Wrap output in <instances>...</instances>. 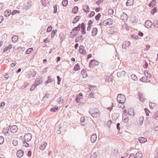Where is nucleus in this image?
<instances>
[{
    "instance_id": "58836bf2",
    "label": "nucleus",
    "mask_w": 158,
    "mask_h": 158,
    "mask_svg": "<svg viewBox=\"0 0 158 158\" xmlns=\"http://www.w3.org/2000/svg\"><path fill=\"white\" fill-rule=\"evenodd\" d=\"M149 105L150 107V108L153 109V108L155 107L156 105L155 103L150 102L149 103Z\"/></svg>"
},
{
    "instance_id": "412c9836",
    "label": "nucleus",
    "mask_w": 158,
    "mask_h": 158,
    "mask_svg": "<svg viewBox=\"0 0 158 158\" xmlns=\"http://www.w3.org/2000/svg\"><path fill=\"white\" fill-rule=\"evenodd\" d=\"M47 145V144L46 142H44L40 146L39 148L41 150H43L45 149Z\"/></svg>"
},
{
    "instance_id": "69168bd1",
    "label": "nucleus",
    "mask_w": 158,
    "mask_h": 158,
    "mask_svg": "<svg viewBox=\"0 0 158 158\" xmlns=\"http://www.w3.org/2000/svg\"><path fill=\"white\" fill-rule=\"evenodd\" d=\"M120 125V124L119 123H118L117 124V127L118 129L119 130L120 128L119 127V126Z\"/></svg>"
},
{
    "instance_id": "f704fd0d",
    "label": "nucleus",
    "mask_w": 158,
    "mask_h": 158,
    "mask_svg": "<svg viewBox=\"0 0 158 158\" xmlns=\"http://www.w3.org/2000/svg\"><path fill=\"white\" fill-rule=\"evenodd\" d=\"M83 10L85 12L88 13L89 11V8L88 6H85L84 7Z\"/></svg>"
},
{
    "instance_id": "72a5a7b5",
    "label": "nucleus",
    "mask_w": 158,
    "mask_h": 158,
    "mask_svg": "<svg viewBox=\"0 0 158 158\" xmlns=\"http://www.w3.org/2000/svg\"><path fill=\"white\" fill-rule=\"evenodd\" d=\"M33 48H29L26 50V53L27 54H30L33 51Z\"/></svg>"
},
{
    "instance_id": "2eb2a0df",
    "label": "nucleus",
    "mask_w": 158,
    "mask_h": 158,
    "mask_svg": "<svg viewBox=\"0 0 158 158\" xmlns=\"http://www.w3.org/2000/svg\"><path fill=\"white\" fill-rule=\"evenodd\" d=\"M98 32V29L96 27H94L92 31V34L93 36H95L96 35Z\"/></svg>"
},
{
    "instance_id": "774afa93",
    "label": "nucleus",
    "mask_w": 158,
    "mask_h": 158,
    "mask_svg": "<svg viewBox=\"0 0 158 158\" xmlns=\"http://www.w3.org/2000/svg\"><path fill=\"white\" fill-rule=\"evenodd\" d=\"M16 64V63H12L11 64V66L12 67H13L15 66Z\"/></svg>"
},
{
    "instance_id": "20e7f679",
    "label": "nucleus",
    "mask_w": 158,
    "mask_h": 158,
    "mask_svg": "<svg viewBox=\"0 0 158 158\" xmlns=\"http://www.w3.org/2000/svg\"><path fill=\"white\" fill-rule=\"evenodd\" d=\"M18 128L15 125L12 126L10 129V132L12 133H15L17 131Z\"/></svg>"
},
{
    "instance_id": "603ef678",
    "label": "nucleus",
    "mask_w": 158,
    "mask_h": 158,
    "mask_svg": "<svg viewBox=\"0 0 158 158\" xmlns=\"http://www.w3.org/2000/svg\"><path fill=\"white\" fill-rule=\"evenodd\" d=\"M107 81L109 82H112L113 81V79L112 77H108L106 79Z\"/></svg>"
},
{
    "instance_id": "f257e3e1",
    "label": "nucleus",
    "mask_w": 158,
    "mask_h": 158,
    "mask_svg": "<svg viewBox=\"0 0 158 158\" xmlns=\"http://www.w3.org/2000/svg\"><path fill=\"white\" fill-rule=\"evenodd\" d=\"M113 20L110 18H108L106 20H104L103 22L101 23L100 25H103L105 26L107 25L110 26L112 25L113 23Z\"/></svg>"
},
{
    "instance_id": "e2e57ef3",
    "label": "nucleus",
    "mask_w": 158,
    "mask_h": 158,
    "mask_svg": "<svg viewBox=\"0 0 158 158\" xmlns=\"http://www.w3.org/2000/svg\"><path fill=\"white\" fill-rule=\"evenodd\" d=\"M23 144L24 146H26V147H27L29 146V144L26 142H23Z\"/></svg>"
},
{
    "instance_id": "13d9d810",
    "label": "nucleus",
    "mask_w": 158,
    "mask_h": 158,
    "mask_svg": "<svg viewBox=\"0 0 158 158\" xmlns=\"http://www.w3.org/2000/svg\"><path fill=\"white\" fill-rule=\"evenodd\" d=\"M156 11V8H153L152 10L151 11V13L152 14H154V13H155Z\"/></svg>"
},
{
    "instance_id": "4c0bfd02",
    "label": "nucleus",
    "mask_w": 158,
    "mask_h": 158,
    "mask_svg": "<svg viewBox=\"0 0 158 158\" xmlns=\"http://www.w3.org/2000/svg\"><path fill=\"white\" fill-rule=\"evenodd\" d=\"M68 0H63L62 2V4L63 6H66L68 4Z\"/></svg>"
},
{
    "instance_id": "4d7b16f0",
    "label": "nucleus",
    "mask_w": 158,
    "mask_h": 158,
    "mask_svg": "<svg viewBox=\"0 0 158 158\" xmlns=\"http://www.w3.org/2000/svg\"><path fill=\"white\" fill-rule=\"evenodd\" d=\"M57 79L58 80L57 84L58 85H60V78L59 76H57Z\"/></svg>"
},
{
    "instance_id": "b1692460",
    "label": "nucleus",
    "mask_w": 158,
    "mask_h": 158,
    "mask_svg": "<svg viewBox=\"0 0 158 158\" xmlns=\"http://www.w3.org/2000/svg\"><path fill=\"white\" fill-rule=\"evenodd\" d=\"M121 19L124 20H127V16L125 13H123L121 16Z\"/></svg>"
},
{
    "instance_id": "c9c22d12",
    "label": "nucleus",
    "mask_w": 158,
    "mask_h": 158,
    "mask_svg": "<svg viewBox=\"0 0 158 158\" xmlns=\"http://www.w3.org/2000/svg\"><path fill=\"white\" fill-rule=\"evenodd\" d=\"M80 69V66L78 64L75 65L74 67V70L75 71L78 70Z\"/></svg>"
},
{
    "instance_id": "1a4fd4ad",
    "label": "nucleus",
    "mask_w": 158,
    "mask_h": 158,
    "mask_svg": "<svg viewBox=\"0 0 158 158\" xmlns=\"http://www.w3.org/2000/svg\"><path fill=\"white\" fill-rule=\"evenodd\" d=\"M97 139V136L96 134H92L90 138V140L92 143H94L95 142Z\"/></svg>"
},
{
    "instance_id": "a211bd4d",
    "label": "nucleus",
    "mask_w": 158,
    "mask_h": 158,
    "mask_svg": "<svg viewBox=\"0 0 158 158\" xmlns=\"http://www.w3.org/2000/svg\"><path fill=\"white\" fill-rule=\"evenodd\" d=\"M23 155V152L22 150H19L17 153V156L18 157L20 158L22 157Z\"/></svg>"
},
{
    "instance_id": "8fccbe9b",
    "label": "nucleus",
    "mask_w": 158,
    "mask_h": 158,
    "mask_svg": "<svg viewBox=\"0 0 158 158\" xmlns=\"http://www.w3.org/2000/svg\"><path fill=\"white\" fill-rule=\"evenodd\" d=\"M4 141V138L2 136H0V144H2Z\"/></svg>"
},
{
    "instance_id": "3c124183",
    "label": "nucleus",
    "mask_w": 158,
    "mask_h": 158,
    "mask_svg": "<svg viewBox=\"0 0 158 158\" xmlns=\"http://www.w3.org/2000/svg\"><path fill=\"white\" fill-rule=\"evenodd\" d=\"M95 12L94 11H92L89 14V17H92L94 16L95 15Z\"/></svg>"
},
{
    "instance_id": "39448f33",
    "label": "nucleus",
    "mask_w": 158,
    "mask_h": 158,
    "mask_svg": "<svg viewBox=\"0 0 158 158\" xmlns=\"http://www.w3.org/2000/svg\"><path fill=\"white\" fill-rule=\"evenodd\" d=\"M32 138V135L30 133H27L24 136V139L27 141H30Z\"/></svg>"
},
{
    "instance_id": "0e129e2a",
    "label": "nucleus",
    "mask_w": 158,
    "mask_h": 158,
    "mask_svg": "<svg viewBox=\"0 0 158 158\" xmlns=\"http://www.w3.org/2000/svg\"><path fill=\"white\" fill-rule=\"evenodd\" d=\"M3 20V17L0 16V23Z\"/></svg>"
},
{
    "instance_id": "49530a36",
    "label": "nucleus",
    "mask_w": 158,
    "mask_h": 158,
    "mask_svg": "<svg viewBox=\"0 0 158 158\" xmlns=\"http://www.w3.org/2000/svg\"><path fill=\"white\" fill-rule=\"evenodd\" d=\"M144 110H145V112L146 113V115L147 116H149V112H150L149 110H148L147 108H145L144 109Z\"/></svg>"
},
{
    "instance_id": "ea45409f",
    "label": "nucleus",
    "mask_w": 158,
    "mask_h": 158,
    "mask_svg": "<svg viewBox=\"0 0 158 158\" xmlns=\"http://www.w3.org/2000/svg\"><path fill=\"white\" fill-rule=\"evenodd\" d=\"M114 11L113 9L110 8L108 10V13L109 15H113L114 13Z\"/></svg>"
},
{
    "instance_id": "6ab92c4d",
    "label": "nucleus",
    "mask_w": 158,
    "mask_h": 158,
    "mask_svg": "<svg viewBox=\"0 0 158 158\" xmlns=\"http://www.w3.org/2000/svg\"><path fill=\"white\" fill-rule=\"evenodd\" d=\"M91 115L93 117L97 118L99 116L100 113L99 112H90Z\"/></svg>"
},
{
    "instance_id": "ddd939ff",
    "label": "nucleus",
    "mask_w": 158,
    "mask_h": 158,
    "mask_svg": "<svg viewBox=\"0 0 158 158\" xmlns=\"http://www.w3.org/2000/svg\"><path fill=\"white\" fill-rule=\"evenodd\" d=\"M81 73L82 77L85 78L88 76V75L86 72V70L85 69L82 70L81 72Z\"/></svg>"
},
{
    "instance_id": "c756f323",
    "label": "nucleus",
    "mask_w": 158,
    "mask_h": 158,
    "mask_svg": "<svg viewBox=\"0 0 158 158\" xmlns=\"http://www.w3.org/2000/svg\"><path fill=\"white\" fill-rule=\"evenodd\" d=\"M78 7L77 6H74L72 9V12L74 14L77 13L78 11Z\"/></svg>"
},
{
    "instance_id": "6e6552de",
    "label": "nucleus",
    "mask_w": 158,
    "mask_h": 158,
    "mask_svg": "<svg viewBox=\"0 0 158 158\" xmlns=\"http://www.w3.org/2000/svg\"><path fill=\"white\" fill-rule=\"evenodd\" d=\"M83 95L81 93H80L77 96L76 98V101L77 102H79L81 99H82Z\"/></svg>"
},
{
    "instance_id": "680f3d73",
    "label": "nucleus",
    "mask_w": 158,
    "mask_h": 158,
    "mask_svg": "<svg viewBox=\"0 0 158 158\" xmlns=\"http://www.w3.org/2000/svg\"><path fill=\"white\" fill-rule=\"evenodd\" d=\"M129 158H135V157L134 154H131L130 155Z\"/></svg>"
},
{
    "instance_id": "bf43d9fd",
    "label": "nucleus",
    "mask_w": 158,
    "mask_h": 158,
    "mask_svg": "<svg viewBox=\"0 0 158 158\" xmlns=\"http://www.w3.org/2000/svg\"><path fill=\"white\" fill-rule=\"evenodd\" d=\"M36 87V85L34 84L30 88V90H33Z\"/></svg>"
},
{
    "instance_id": "f8f14e48",
    "label": "nucleus",
    "mask_w": 158,
    "mask_h": 158,
    "mask_svg": "<svg viewBox=\"0 0 158 158\" xmlns=\"http://www.w3.org/2000/svg\"><path fill=\"white\" fill-rule=\"evenodd\" d=\"M131 21L133 23H135L137 22L138 19L135 16L132 15L130 17Z\"/></svg>"
},
{
    "instance_id": "f03ea898",
    "label": "nucleus",
    "mask_w": 158,
    "mask_h": 158,
    "mask_svg": "<svg viewBox=\"0 0 158 158\" xmlns=\"http://www.w3.org/2000/svg\"><path fill=\"white\" fill-rule=\"evenodd\" d=\"M126 97L124 95L119 94L117 97V100L119 103H123L125 102Z\"/></svg>"
},
{
    "instance_id": "dca6fc26",
    "label": "nucleus",
    "mask_w": 158,
    "mask_h": 158,
    "mask_svg": "<svg viewBox=\"0 0 158 158\" xmlns=\"http://www.w3.org/2000/svg\"><path fill=\"white\" fill-rule=\"evenodd\" d=\"M93 23V21L90 20L89 21L88 23V27L87 28V30L88 31H90L92 27V24Z\"/></svg>"
},
{
    "instance_id": "6e6d98bb",
    "label": "nucleus",
    "mask_w": 158,
    "mask_h": 158,
    "mask_svg": "<svg viewBox=\"0 0 158 158\" xmlns=\"http://www.w3.org/2000/svg\"><path fill=\"white\" fill-rule=\"evenodd\" d=\"M13 143L14 145L16 146L18 144V141L16 140H14L13 141Z\"/></svg>"
},
{
    "instance_id": "4468645a",
    "label": "nucleus",
    "mask_w": 158,
    "mask_h": 158,
    "mask_svg": "<svg viewBox=\"0 0 158 158\" xmlns=\"http://www.w3.org/2000/svg\"><path fill=\"white\" fill-rule=\"evenodd\" d=\"M138 140L141 143H144L147 141V139L146 138L143 137H139L138 139Z\"/></svg>"
},
{
    "instance_id": "473e14b6",
    "label": "nucleus",
    "mask_w": 158,
    "mask_h": 158,
    "mask_svg": "<svg viewBox=\"0 0 158 158\" xmlns=\"http://www.w3.org/2000/svg\"><path fill=\"white\" fill-rule=\"evenodd\" d=\"M79 16H76L73 19V23H77L80 19Z\"/></svg>"
},
{
    "instance_id": "4be33fe9",
    "label": "nucleus",
    "mask_w": 158,
    "mask_h": 158,
    "mask_svg": "<svg viewBox=\"0 0 158 158\" xmlns=\"http://www.w3.org/2000/svg\"><path fill=\"white\" fill-rule=\"evenodd\" d=\"M134 0H127L126 4L127 6H131L134 3Z\"/></svg>"
},
{
    "instance_id": "a18cd8bd",
    "label": "nucleus",
    "mask_w": 158,
    "mask_h": 158,
    "mask_svg": "<svg viewBox=\"0 0 158 158\" xmlns=\"http://www.w3.org/2000/svg\"><path fill=\"white\" fill-rule=\"evenodd\" d=\"M101 16V14L98 13L95 16V18L96 20L98 21L99 19Z\"/></svg>"
},
{
    "instance_id": "9d476101",
    "label": "nucleus",
    "mask_w": 158,
    "mask_h": 158,
    "mask_svg": "<svg viewBox=\"0 0 158 158\" xmlns=\"http://www.w3.org/2000/svg\"><path fill=\"white\" fill-rule=\"evenodd\" d=\"M120 111L122 112L123 113H127L128 111V109L126 107L124 106V105L120 106Z\"/></svg>"
},
{
    "instance_id": "9b49d317",
    "label": "nucleus",
    "mask_w": 158,
    "mask_h": 158,
    "mask_svg": "<svg viewBox=\"0 0 158 158\" xmlns=\"http://www.w3.org/2000/svg\"><path fill=\"white\" fill-rule=\"evenodd\" d=\"M140 81L143 82H148L150 81V79L144 76L140 78Z\"/></svg>"
},
{
    "instance_id": "864d4df0",
    "label": "nucleus",
    "mask_w": 158,
    "mask_h": 158,
    "mask_svg": "<svg viewBox=\"0 0 158 158\" xmlns=\"http://www.w3.org/2000/svg\"><path fill=\"white\" fill-rule=\"evenodd\" d=\"M19 11L18 10H13L12 13V15H14L15 14L19 13Z\"/></svg>"
},
{
    "instance_id": "f3484780",
    "label": "nucleus",
    "mask_w": 158,
    "mask_h": 158,
    "mask_svg": "<svg viewBox=\"0 0 158 158\" xmlns=\"http://www.w3.org/2000/svg\"><path fill=\"white\" fill-rule=\"evenodd\" d=\"M79 52L81 54H85L86 51L84 50V48L82 46L79 47Z\"/></svg>"
},
{
    "instance_id": "79ce46f5",
    "label": "nucleus",
    "mask_w": 158,
    "mask_h": 158,
    "mask_svg": "<svg viewBox=\"0 0 158 158\" xmlns=\"http://www.w3.org/2000/svg\"><path fill=\"white\" fill-rule=\"evenodd\" d=\"M97 155L96 152H94L91 154L90 156V158H96L97 157Z\"/></svg>"
},
{
    "instance_id": "bb28decb",
    "label": "nucleus",
    "mask_w": 158,
    "mask_h": 158,
    "mask_svg": "<svg viewBox=\"0 0 158 158\" xmlns=\"http://www.w3.org/2000/svg\"><path fill=\"white\" fill-rule=\"evenodd\" d=\"M77 34V33L75 31L73 30L70 33L69 36L71 37H73L76 36Z\"/></svg>"
},
{
    "instance_id": "7c9ffc66",
    "label": "nucleus",
    "mask_w": 158,
    "mask_h": 158,
    "mask_svg": "<svg viewBox=\"0 0 158 158\" xmlns=\"http://www.w3.org/2000/svg\"><path fill=\"white\" fill-rule=\"evenodd\" d=\"M18 40V37L17 35H14L12 38V40L13 43H16Z\"/></svg>"
},
{
    "instance_id": "09e8293b",
    "label": "nucleus",
    "mask_w": 158,
    "mask_h": 158,
    "mask_svg": "<svg viewBox=\"0 0 158 158\" xmlns=\"http://www.w3.org/2000/svg\"><path fill=\"white\" fill-rule=\"evenodd\" d=\"M54 8V13H56L57 12V6L56 5H55L53 6Z\"/></svg>"
},
{
    "instance_id": "aec40b11",
    "label": "nucleus",
    "mask_w": 158,
    "mask_h": 158,
    "mask_svg": "<svg viewBox=\"0 0 158 158\" xmlns=\"http://www.w3.org/2000/svg\"><path fill=\"white\" fill-rule=\"evenodd\" d=\"M143 157V154L142 152H137L135 154V157L136 158H142Z\"/></svg>"
},
{
    "instance_id": "5701e85b",
    "label": "nucleus",
    "mask_w": 158,
    "mask_h": 158,
    "mask_svg": "<svg viewBox=\"0 0 158 158\" xmlns=\"http://www.w3.org/2000/svg\"><path fill=\"white\" fill-rule=\"evenodd\" d=\"M12 47V46L11 44H9L8 46L5 48L3 51L4 52H6L7 51H9Z\"/></svg>"
},
{
    "instance_id": "393cba45",
    "label": "nucleus",
    "mask_w": 158,
    "mask_h": 158,
    "mask_svg": "<svg viewBox=\"0 0 158 158\" xmlns=\"http://www.w3.org/2000/svg\"><path fill=\"white\" fill-rule=\"evenodd\" d=\"M128 114L131 116H133L135 114L134 110L132 109H130L128 110Z\"/></svg>"
},
{
    "instance_id": "423d86ee",
    "label": "nucleus",
    "mask_w": 158,
    "mask_h": 158,
    "mask_svg": "<svg viewBox=\"0 0 158 158\" xmlns=\"http://www.w3.org/2000/svg\"><path fill=\"white\" fill-rule=\"evenodd\" d=\"M145 26L146 27L150 28L152 26V23L150 20H147L145 23Z\"/></svg>"
},
{
    "instance_id": "052dcab7",
    "label": "nucleus",
    "mask_w": 158,
    "mask_h": 158,
    "mask_svg": "<svg viewBox=\"0 0 158 158\" xmlns=\"http://www.w3.org/2000/svg\"><path fill=\"white\" fill-rule=\"evenodd\" d=\"M85 118L84 117H81V118L80 121L81 122L83 123L85 121Z\"/></svg>"
},
{
    "instance_id": "de8ad7c7",
    "label": "nucleus",
    "mask_w": 158,
    "mask_h": 158,
    "mask_svg": "<svg viewBox=\"0 0 158 158\" xmlns=\"http://www.w3.org/2000/svg\"><path fill=\"white\" fill-rule=\"evenodd\" d=\"M52 27L51 26H50L47 28V31L48 32H50L52 31Z\"/></svg>"
},
{
    "instance_id": "e433bc0d",
    "label": "nucleus",
    "mask_w": 158,
    "mask_h": 158,
    "mask_svg": "<svg viewBox=\"0 0 158 158\" xmlns=\"http://www.w3.org/2000/svg\"><path fill=\"white\" fill-rule=\"evenodd\" d=\"M57 31L56 30H52L51 34V37L52 38L54 37L55 35H56Z\"/></svg>"
},
{
    "instance_id": "7ed1b4c3",
    "label": "nucleus",
    "mask_w": 158,
    "mask_h": 158,
    "mask_svg": "<svg viewBox=\"0 0 158 158\" xmlns=\"http://www.w3.org/2000/svg\"><path fill=\"white\" fill-rule=\"evenodd\" d=\"M98 62L95 60H91L89 62V67L90 68H93L98 64Z\"/></svg>"
},
{
    "instance_id": "c85d7f7f",
    "label": "nucleus",
    "mask_w": 158,
    "mask_h": 158,
    "mask_svg": "<svg viewBox=\"0 0 158 158\" xmlns=\"http://www.w3.org/2000/svg\"><path fill=\"white\" fill-rule=\"evenodd\" d=\"M11 13V12L10 10H6L4 12V15L6 17L9 16Z\"/></svg>"
},
{
    "instance_id": "a878e982",
    "label": "nucleus",
    "mask_w": 158,
    "mask_h": 158,
    "mask_svg": "<svg viewBox=\"0 0 158 158\" xmlns=\"http://www.w3.org/2000/svg\"><path fill=\"white\" fill-rule=\"evenodd\" d=\"M144 76L150 79L152 77L151 74L148 73V71H145L144 72Z\"/></svg>"
},
{
    "instance_id": "2f4dec72",
    "label": "nucleus",
    "mask_w": 158,
    "mask_h": 158,
    "mask_svg": "<svg viewBox=\"0 0 158 158\" xmlns=\"http://www.w3.org/2000/svg\"><path fill=\"white\" fill-rule=\"evenodd\" d=\"M156 4V1L155 0H153L149 4V6L150 7L152 8L155 6Z\"/></svg>"
},
{
    "instance_id": "0eeeda50",
    "label": "nucleus",
    "mask_w": 158,
    "mask_h": 158,
    "mask_svg": "<svg viewBox=\"0 0 158 158\" xmlns=\"http://www.w3.org/2000/svg\"><path fill=\"white\" fill-rule=\"evenodd\" d=\"M126 73L125 71H122L118 73L117 74V75L118 77L123 78L125 77Z\"/></svg>"
},
{
    "instance_id": "cd10ccee",
    "label": "nucleus",
    "mask_w": 158,
    "mask_h": 158,
    "mask_svg": "<svg viewBox=\"0 0 158 158\" xmlns=\"http://www.w3.org/2000/svg\"><path fill=\"white\" fill-rule=\"evenodd\" d=\"M138 97L139 98V100L142 102H143V95L140 93V92L138 93Z\"/></svg>"
},
{
    "instance_id": "37998d69",
    "label": "nucleus",
    "mask_w": 158,
    "mask_h": 158,
    "mask_svg": "<svg viewBox=\"0 0 158 158\" xmlns=\"http://www.w3.org/2000/svg\"><path fill=\"white\" fill-rule=\"evenodd\" d=\"M80 25H79L77 27H75L73 29L74 31H75V32L77 33L78 31H79L80 30V27H79Z\"/></svg>"
},
{
    "instance_id": "5fc2aeb1",
    "label": "nucleus",
    "mask_w": 158,
    "mask_h": 158,
    "mask_svg": "<svg viewBox=\"0 0 158 158\" xmlns=\"http://www.w3.org/2000/svg\"><path fill=\"white\" fill-rule=\"evenodd\" d=\"M48 82H52L53 81V79L50 76H49L48 77Z\"/></svg>"
},
{
    "instance_id": "a19ab883",
    "label": "nucleus",
    "mask_w": 158,
    "mask_h": 158,
    "mask_svg": "<svg viewBox=\"0 0 158 158\" xmlns=\"http://www.w3.org/2000/svg\"><path fill=\"white\" fill-rule=\"evenodd\" d=\"M59 109L58 107H55L51 109V111L52 112H56Z\"/></svg>"
},
{
    "instance_id": "338daca9",
    "label": "nucleus",
    "mask_w": 158,
    "mask_h": 158,
    "mask_svg": "<svg viewBox=\"0 0 158 158\" xmlns=\"http://www.w3.org/2000/svg\"><path fill=\"white\" fill-rule=\"evenodd\" d=\"M5 105V103L4 102H2L0 105V107H3Z\"/></svg>"
},
{
    "instance_id": "c03bdc74",
    "label": "nucleus",
    "mask_w": 158,
    "mask_h": 158,
    "mask_svg": "<svg viewBox=\"0 0 158 158\" xmlns=\"http://www.w3.org/2000/svg\"><path fill=\"white\" fill-rule=\"evenodd\" d=\"M143 116H141L139 118V123L140 125H142L143 123Z\"/></svg>"
}]
</instances>
